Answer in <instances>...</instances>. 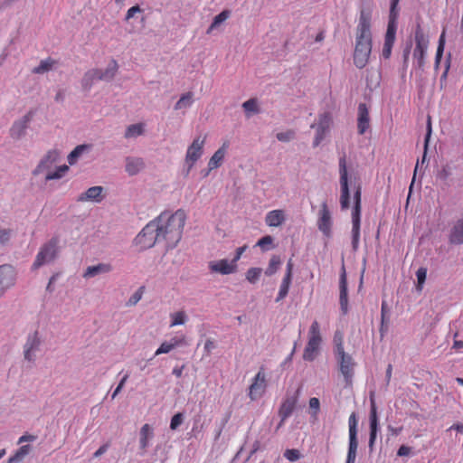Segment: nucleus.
Listing matches in <instances>:
<instances>
[{
    "mask_svg": "<svg viewBox=\"0 0 463 463\" xmlns=\"http://www.w3.org/2000/svg\"><path fill=\"white\" fill-rule=\"evenodd\" d=\"M158 236L166 249H174L182 239L184 227L186 222V213L178 209L175 213L163 212L153 220Z\"/></svg>",
    "mask_w": 463,
    "mask_h": 463,
    "instance_id": "nucleus-1",
    "label": "nucleus"
},
{
    "mask_svg": "<svg viewBox=\"0 0 463 463\" xmlns=\"http://www.w3.org/2000/svg\"><path fill=\"white\" fill-rule=\"evenodd\" d=\"M371 20L370 11L361 10L355 32V45L353 54L354 64L358 69H364L367 65L372 52Z\"/></svg>",
    "mask_w": 463,
    "mask_h": 463,
    "instance_id": "nucleus-2",
    "label": "nucleus"
},
{
    "mask_svg": "<svg viewBox=\"0 0 463 463\" xmlns=\"http://www.w3.org/2000/svg\"><path fill=\"white\" fill-rule=\"evenodd\" d=\"M59 158L60 153L58 150H49L33 171V175H38L45 173V181L61 179L68 172L69 166L61 165L52 169Z\"/></svg>",
    "mask_w": 463,
    "mask_h": 463,
    "instance_id": "nucleus-3",
    "label": "nucleus"
},
{
    "mask_svg": "<svg viewBox=\"0 0 463 463\" xmlns=\"http://www.w3.org/2000/svg\"><path fill=\"white\" fill-rule=\"evenodd\" d=\"M322 341L320 325L315 320L312 322L307 333V343L302 356L305 361L312 362L317 357Z\"/></svg>",
    "mask_w": 463,
    "mask_h": 463,
    "instance_id": "nucleus-4",
    "label": "nucleus"
},
{
    "mask_svg": "<svg viewBox=\"0 0 463 463\" xmlns=\"http://www.w3.org/2000/svg\"><path fill=\"white\" fill-rule=\"evenodd\" d=\"M335 354L337 360L339 371L343 375L345 383L347 385H351L355 366L353 357L345 352L344 345H342L341 342L336 344Z\"/></svg>",
    "mask_w": 463,
    "mask_h": 463,
    "instance_id": "nucleus-5",
    "label": "nucleus"
},
{
    "mask_svg": "<svg viewBox=\"0 0 463 463\" xmlns=\"http://www.w3.org/2000/svg\"><path fill=\"white\" fill-rule=\"evenodd\" d=\"M59 241H60L58 237H52L51 240L42 245L33 263L32 268L33 269H37L43 264L49 263L55 260L59 250Z\"/></svg>",
    "mask_w": 463,
    "mask_h": 463,
    "instance_id": "nucleus-6",
    "label": "nucleus"
},
{
    "mask_svg": "<svg viewBox=\"0 0 463 463\" xmlns=\"http://www.w3.org/2000/svg\"><path fill=\"white\" fill-rule=\"evenodd\" d=\"M154 221H150L135 238V243L140 250L153 247L156 242H162Z\"/></svg>",
    "mask_w": 463,
    "mask_h": 463,
    "instance_id": "nucleus-7",
    "label": "nucleus"
},
{
    "mask_svg": "<svg viewBox=\"0 0 463 463\" xmlns=\"http://www.w3.org/2000/svg\"><path fill=\"white\" fill-rule=\"evenodd\" d=\"M339 174H340V186L341 196L340 204L342 210H346L350 206V193L348 187V172L346 165V155L344 152L339 158Z\"/></svg>",
    "mask_w": 463,
    "mask_h": 463,
    "instance_id": "nucleus-8",
    "label": "nucleus"
},
{
    "mask_svg": "<svg viewBox=\"0 0 463 463\" xmlns=\"http://www.w3.org/2000/svg\"><path fill=\"white\" fill-rule=\"evenodd\" d=\"M415 48L413 51V57L417 61L419 68L425 65V55L429 46V39L425 35L420 25L418 24L415 30Z\"/></svg>",
    "mask_w": 463,
    "mask_h": 463,
    "instance_id": "nucleus-9",
    "label": "nucleus"
},
{
    "mask_svg": "<svg viewBox=\"0 0 463 463\" xmlns=\"http://www.w3.org/2000/svg\"><path fill=\"white\" fill-rule=\"evenodd\" d=\"M357 424L358 420L356 418V414L355 412H352L348 419L349 446L346 456V463H355L356 451L358 448Z\"/></svg>",
    "mask_w": 463,
    "mask_h": 463,
    "instance_id": "nucleus-10",
    "label": "nucleus"
},
{
    "mask_svg": "<svg viewBox=\"0 0 463 463\" xmlns=\"http://www.w3.org/2000/svg\"><path fill=\"white\" fill-rule=\"evenodd\" d=\"M206 141V136L196 137L192 144L187 147L185 154V164L188 165L190 171L195 163L202 157L203 154V147Z\"/></svg>",
    "mask_w": 463,
    "mask_h": 463,
    "instance_id": "nucleus-11",
    "label": "nucleus"
},
{
    "mask_svg": "<svg viewBox=\"0 0 463 463\" xmlns=\"http://www.w3.org/2000/svg\"><path fill=\"white\" fill-rule=\"evenodd\" d=\"M267 389V379L263 366L260 367L258 373L252 379L249 387V397L251 401H256L263 396Z\"/></svg>",
    "mask_w": 463,
    "mask_h": 463,
    "instance_id": "nucleus-12",
    "label": "nucleus"
},
{
    "mask_svg": "<svg viewBox=\"0 0 463 463\" xmlns=\"http://www.w3.org/2000/svg\"><path fill=\"white\" fill-rule=\"evenodd\" d=\"M16 271L12 265H0V289L5 292L15 284Z\"/></svg>",
    "mask_w": 463,
    "mask_h": 463,
    "instance_id": "nucleus-13",
    "label": "nucleus"
},
{
    "mask_svg": "<svg viewBox=\"0 0 463 463\" xmlns=\"http://www.w3.org/2000/svg\"><path fill=\"white\" fill-rule=\"evenodd\" d=\"M33 118V112L29 111L21 118L15 120L10 128L9 134L13 139L18 140L25 135V131Z\"/></svg>",
    "mask_w": 463,
    "mask_h": 463,
    "instance_id": "nucleus-14",
    "label": "nucleus"
},
{
    "mask_svg": "<svg viewBox=\"0 0 463 463\" xmlns=\"http://www.w3.org/2000/svg\"><path fill=\"white\" fill-rule=\"evenodd\" d=\"M41 340L38 335V332H33L29 335L26 343L24 346V356L28 362H34L36 357V352L39 350Z\"/></svg>",
    "mask_w": 463,
    "mask_h": 463,
    "instance_id": "nucleus-15",
    "label": "nucleus"
},
{
    "mask_svg": "<svg viewBox=\"0 0 463 463\" xmlns=\"http://www.w3.org/2000/svg\"><path fill=\"white\" fill-rule=\"evenodd\" d=\"M209 269L212 273L229 275L236 271L237 264H234L232 260L229 261L226 259H222L209 262Z\"/></svg>",
    "mask_w": 463,
    "mask_h": 463,
    "instance_id": "nucleus-16",
    "label": "nucleus"
},
{
    "mask_svg": "<svg viewBox=\"0 0 463 463\" xmlns=\"http://www.w3.org/2000/svg\"><path fill=\"white\" fill-rule=\"evenodd\" d=\"M332 118L329 113H324L319 116V120L317 125V133L314 139V146H317L324 139L326 131L329 129Z\"/></svg>",
    "mask_w": 463,
    "mask_h": 463,
    "instance_id": "nucleus-17",
    "label": "nucleus"
},
{
    "mask_svg": "<svg viewBox=\"0 0 463 463\" xmlns=\"http://www.w3.org/2000/svg\"><path fill=\"white\" fill-rule=\"evenodd\" d=\"M339 303L343 314L348 311V294H347V279L345 266L342 267V273L339 279Z\"/></svg>",
    "mask_w": 463,
    "mask_h": 463,
    "instance_id": "nucleus-18",
    "label": "nucleus"
},
{
    "mask_svg": "<svg viewBox=\"0 0 463 463\" xmlns=\"http://www.w3.org/2000/svg\"><path fill=\"white\" fill-rule=\"evenodd\" d=\"M317 226L320 232L326 237L331 235L332 221L330 212L326 204H323L320 213Z\"/></svg>",
    "mask_w": 463,
    "mask_h": 463,
    "instance_id": "nucleus-19",
    "label": "nucleus"
},
{
    "mask_svg": "<svg viewBox=\"0 0 463 463\" xmlns=\"http://www.w3.org/2000/svg\"><path fill=\"white\" fill-rule=\"evenodd\" d=\"M371 410H370V438L369 447L372 448L376 439L378 430V418L377 407L373 397H371Z\"/></svg>",
    "mask_w": 463,
    "mask_h": 463,
    "instance_id": "nucleus-20",
    "label": "nucleus"
},
{
    "mask_svg": "<svg viewBox=\"0 0 463 463\" xmlns=\"http://www.w3.org/2000/svg\"><path fill=\"white\" fill-rule=\"evenodd\" d=\"M449 242L451 245L463 244V217L457 220L449 233Z\"/></svg>",
    "mask_w": 463,
    "mask_h": 463,
    "instance_id": "nucleus-21",
    "label": "nucleus"
},
{
    "mask_svg": "<svg viewBox=\"0 0 463 463\" xmlns=\"http://www.w3.org/2000/svg\"><path fill=\"white\" fill-rule=\"evenodd\" d=\"M229 146V141H225L222 143V146L215 151L208 162L209 170L216 169L222 165Z\"/></svg>",
    "mask_w": 463,
    "mask_h": 463,
    "instance_id": "nucleus-22",
    "label": "nucleus"
},
{
    "mask_svg": "<svg viewBox=\"0 0 463 463\" xmlns=\"http://www.w3.org/2000/svg\"><path fill=\"white\" fill-rule=\"evenodd\" d=\"M370 127L369 111L364 103H361L358 106V123L357 128L360 135L365 133Z\"/></svg>",
    "mask_w": 463,
    "mask_h": 463,
    "instance_id": "nucleus-23",
    "label": "nucleus"
},
{
    "mask_svg": "<svg viewBox=\"0 0 463 463\" xmlns=\"http://www.w3.org/2000/svg\"><path fill=\"white\" fill-rule=\"evenodd\" d=\"M286 220L283 210H273L269 212L265 217V222L269 227H278Z\"/></svg>",
    "mask_w": 463,
    "mask_h": 463,
    "instance_id": "nucleus-24",
    "label": "nucleus"
},
{
    "mask_svg": "<svg viewBox=\"0 0 463 463\" xmlns=\"http://www.w3.org/2000/svg\"><path fill=\"white\" fill-rule=\"evenodd\" d=\"M397 19L398 16L396 14L389 15L388 26L384 36L383 44H394L397 31Z\"/></svg>",
    "mask_w": 463,
    "mask_h": 463,
    "instance_id": "nucleus-25",
    "label": "nucleus"
},
{
    "mask_svg": "<svg viewBox=\"0 0 463 463\" xmlns=\"http://www.w3.org/2000/svg\"><path fill=\"white\" fill-rule=\"evenodd\" d=\"M145 166V163L140 157H127L126 171L129 175H135L139 173Z\"/></svg>",
    "mask_w": 463,
    "mask_h": 463,
    "instance_id": "nucleus-26",
    "label": "nucleus"
},
{
    "mask_svg": "<svg viewBox=\"0 0 463 463\" xmlns=\"http://www.w3.org/2000/svg\"><path fill=\"white\" fill-rule=\"evenodd\" d=\"M295 405L296 401L292 398H287L283 401L279 410V415L281 418V421L278 428H279L283 424L284 420L291 415L295 409Z\"/></svg>",
    "mask_w": 463,
    "mask_h": 463,
    "instance_id": "nucleus-27",
    "label": "nucleus"
},
{
    "mask_svg": "<svg viewBox=\"0 0 463 463\" xmlns=\"http://www.w3.org/2000/svg\"><path fill=\"white\" fill-rule=\"evenodd\" d=\"M102 191L103 188L101 186H92L81 194L78 200L80 202L94 201L99 203L102 200Z\"/></svg>",
    "mask_w": 463,
    "mask_h": 463,
    "instance_id": "nucleus-28",
    "label": "nucleus"
},
{
    "mask_svg": "<svg viewBox=\"0 0 463 463\" xmlns=\"http://www.w3.org/2000/svg\"><path fill=\"white\" fill-rule=\"evenodd\" d=\"M112 270V266L109 263H99L95 266H90L86 269L83 277L92 278L101 273H108Z\"/></svg>",
    "mask_w": 463,
    "mask_h": 463,
    "instance_id": "nucleus-29",
    "label": "nucleus"
},
{
    "mask_svg": "<svg viewBox=\"0 0 463 463\" xmlns=\"http://www.w3.org/2000/svg\"><path fill=\"white\" fill-rule=\"evenodd\" d=\"M153 429L152 427L146 423L142 426L139 432V445L142 450H146L149 445V440L153 438Z\"/></svg>",
    "mask_w": 463,
    "mask_h": 463,
    "instance_id": "nucleus-30",
    "label": "nucleus"
},
{
    "mask_svg": "<svg viewBox=\"0 0 463 463\" xmlns=\"http://www.w3.org/2000/svg\"><path fill=\"white\" fill-rule=\"evenodd\" d=\"M354 205L352 211V224H361V187L358 186L354 194Z\"/></svg>",
    "mask_w": 463,
    "mask_h": 463,
    "instance_id": "nucleus-31",
    "label": "nucleus"
},
{
    "mask_svg": "<svg viewBox=\"0 0 463 463\" xmlns=\"http://www.w3.org/2000/svg\"><path fill=\"white\" fill-rule=\"evenodd\" d=\"M118 66L115 60H112L105 70L98 69L99 80H110L118 71Z\"/></svg>",
    "mask_w": 463,
    "mask_h": 463,
    "instance_id": "nucleus-32",
    "label": "nucleus"
},
{
    "mask_svg": "<svg viewBox=\"0 0 463 463\" xmlns=\"http://www.w3.org/2000/svg\"><path fill=\"white\" fill-rule=\"evenodd\" d=\"M96 80H99L98 69L90 70L84 74L81 80V86L84 90H90Z\"/></svg>",
    "mask_w": 463,
    "mask_h": 463,
    "instance_id": "nucleus-33",
    "label": "nucleus"
},
{
    "mask_svg": "<svg viewBox=\"0 0 463 463\" xmlns=\"http://www.w3.org/2000/svg\"><path fill=\"white\" fill-rule=\"evenodd\" d=\"M32 448L30 445H23L21 446L14 455H12L7 463H18L23 461V459L30 453Z\"/></svg>",
    "mask_w": 463,
    "mask_h": 463,
    "instance_id": "nucleus-34",
    "label": "nucleus"
},
{
    "mask_svg": "<svg viewBox=\"0 0 463 463\" xmlns=\"http://www.w3.org/2000/svg\"><path fill=\"white\" fill-rule=\"evenodd\" d=\"M56 63H57V61L51 57H49L45 60H42L40 64L37 67H34L33 69V73L43 74V73L51 71Z\"/></svg>",
    "mask_w": 463,
    "mask_h": 463,
    "instance_id": "nucleus-35",
    "label": "nucleus"
},
{
    "mask_svg": "<svg viewBox=\"0 0 463 463\" xmlns=\"http://www.w3.org/2000/svg\"><path fill=\"white\" fill-rule=\"evenodd\" d=\"M144 133V124L137 123L130 125L127 128L124 137L126 138L136 137L143 135Z\"/></svg>",
    "mask_w": 463,
    "mask_h": 463,
    "instance_id": "nucleus-36",
    "label": "nucleus"
},
{
    "mask_svg": "<svg viewBox=\"0 0 463 463\" xmlns=\"http://www.w3.org/2000/svg\"><path fill=\"white\" fill-rule=\"evenodd\" d=\"M291 280H292V279H288V278H285V277L283 278L280 287H279L278 296L276 298V302H279L287 297L288 290H289L290 284H291Z\"/></svg>",
    "mask_w": 463,
    "mask_h": 463,
    "instance_id": "nucleus-37",
    "label": "nucleus"
},
{
    "mask_svg": "<svg viewBox=\"0 0 463 463\" xmlns=\"http://www.w3.org/2000/svg\"><path fill=\"white\" fill-rule=\"evenodd\" d=\"M280 264H281L280 257L278 255H273L269 260V266L265 270V274L267 276H272L273 274H275L277 272Z\"/></svg>",
    "mask_w": 463,
    "mask_h": 463,
    "instance_id": "nucleus-38",
    "label": "nucleus"
},
{
    "mask_svg": "<svg viewBox=\"0 0 463 463\" xmlns=\"http://www.w3.org/2000/svg\"><path fill=\"white\" fill-rule=\"evenodd\" d=\"M88 148L87 145L77 146L68 156L70 165H74L80 156Z\"/></svg>",
    "mask_w": 463,
    "mask_h": 463,
    "instance_id": "nucleus-39",
    "label": "nucleus"
},
{
    "mask_svg": "<svg viewBox=\"0 0 463 463\" xmlns=\"http://www.w3.org/2000/svg\"><path fill=\"white\" fill-rule=\"evenodd\" d=\"M445 47V31H443L439 39V44L437 48L436 57H435V65L438 67L440 63L443 52Z\"/></svg>",
    "mask_w": 463,
    "mask_h": 463,
    "instance_id": "nucleus-40",
    "label": "nucleus"
},
{
    "mask_svg": "<svg viewBox=\"0 0 463 463\" xmlns=\"http://www.w3.org/2000/svg\"><path fill=\"white\" fill-rule=\"evenodd\" d=\"M262 273V269L260 268H250L246 272V279L251 283L255 284L260 278Z\"/></svg>",
    "mask_w": 463,
    "mask_h": 463,
    "instance_id": "nucleus-41",
    "label": "nucleus"
},
{
    "mask_svg": "<svg viewBox=\"0 0 463 463\" xmlns=\"http://www.w3.org/2000/svg\"><path fill=\"white\" fill-rule=\"evenodd\" d=\"M192 99H193V94L191 92H187V93L184 94L179 99V100L175 103V109H184V108L190 107L192 102H193Z\"/></svg>",
    "mask_w": 463,
    "mask_h": 463,
    "instance_id": "nucleus-42",
    "label": "nucleus"
},
{
    "mask_svg": "<svg viewBox=\"0 0 463 463\" xmlns=\"http://www.w3.org/2000/svg\"><path fill=\"white\" fill-rule=\"evenodd\" d=\"M230 15V12L227 11V10H224L222 11V13H220L219 14H217L212 24L210 25V27L208 28L207 30V33H210L215 27H217L220 24H222V22H224L226 19H228Z\"/></svg>",
    "mask_w": 463,
    "mask_h": 463,
    "instance_id": "nucleus-43",
    "label": "nucleus"
},
{
    "mask_svg": "<svg viewBox=\"0 0 463 463\" xmlns=\"http://www.w3.org/2000/svg\"><path fill=\"white\" fill-rule=\"evenodd\" d=\"M170 317H171V324H170L171 327L175 326L184 325L187 318L186 315L184 311L175 312V313L171 314Z\"/></svg>",
    "mask_w": 463,
    "mask_h": 463,
    "instance_id": "nucleus-44",
    "label": "nucleus"
},
{
    "mask_svg": "<svg viewBox=\"0 0 463 463\" xmlns=\"http://www.w3.org/2000/svg\"><path fill=\"white\" fill-rule=\"evenodd\" d=\"M360 240V224L353 223L352 227V245L355 250L358 248Z\"/></svg>",
    "mask_w": 463,
    "mask_h": 463,
    "instance_id": "nucleus-45",
    "label": "nucleus"
},
{
    "mask_svg": "<svg viewBox=\"0 0 463 463\" xmlns=\"http://www.w3.org/2000/svg\"><path fill=\"white\" fill-rule=\"evenodd\" d=\"M430 135H431V121H430V117L429 116L428 122H427V133H426V137H425V140H424V153H423V156H422V160H421V165H423L425 163Z\"/></svg>",
    "mask_w": 463,
    "mask_h": 463,
    "instance_id": "nucleus-46",
    "label": "nucleus"
},
{
    "mask_svg": "<svg viewBox=\"0 0 463 463\" xmlns=\"http://www.w3.org/2000/svg\"><path fill=\"white\" fill-rule=\"evenodd\" d=\"M284 457L290 462H295L301 458V453L296 449H288L284 451Z\"/></svg>",
    "mask_w": 463,
    "mask_h": 463,
    "instance_id": "nucleus-47",
    "label": "nucleus"
},
{
    "mask_svg": "<svg viewBox=\"0 0 463 463\" xmlns=\"http://www.w3.org/2000/svg\"><path fill=\"white\" fill-rule=\"evenodd\" d=\"M14 234V231L10 228H1L0 229V245H5L9 242L12 236Z\"/></svg>",
    "mask_w": 463,
    "mask_h": 463,
    "instance_id": "nucleus-48",
    "label": "nucleus"
},
{
    "mask_svg": "<svg viewBox=\"0 0 463 463\" xmlns=\"http://www.w3.org/2000/svg\"><path fill=\"white\" fill-rule=\"evenodd\" d=\"M451 168L449 165H443L440 170L437 173V179L446 182L451 175Z\"/></svg>",
    "mask_w": 463,
    "mask_h": 463,
    "instance_id": "nucleus-49",
    "label": "nucleus"
},
{
    "mask_svg": "<svg viewBox=\"0 0 463 463\" xmlns=\"http://www.w3.org/2000/svg\"><path fill=\"white\" fill-rule=\"evenodd\" d=\"M144 287L139 288L128 300L127 305L128 307L135 306L143 296Z\"/></svg>",
    "mask_w": 463,
    "mask_h": 463,
    "instance_id": "nucleus-50",
    "label": "nucleus"
},
{
    "mask_svg": "<svg viewBox=\"0 0 463 463\" xmlns=\"http://www.w3.org/2000/svg\"><path fill=\"white\" fill-rule=\"evenodd\" d=\"M242 107L243 109H245V111H248V112H254V113H257L259 110H258V104H257V100L255 99H248L247 101H245L243 104H242Z\"/></svg>",
    "mask_w": 463,
    "mask_h": 463,
    "instance_id": "nucleus-51",
    "label": "nucleus"
},
{
    "mask_svg": "<svg viewBox=\"0 0 463 463\" xmlns=\"http://www.w3.org/2000/svg\"><path fill=\"white\" fill-rule=\"evenodd\" d=\"M183 420H184L183 413L178 412V413L175 414L171 419L170 429L173 430H176L183 423Z\"/></svg>",
    "mask_w": 463,
    "mask_h": 463,
    "instance_id": "nucleus-52",
    "label": "nucleus"
},
{
    "mask_svg": "<svg viewBox=\"0 0 463 463\" xmlns=\"http://www.w3.org/2000/svg\"><path fill=\"white\" fill-rule=\"evenodd\" d=\"M295 137V132L291 129L277 134V138L281 142H288Z\"/></svg>",
    "mask_w": 463,
    "mask_h": 463,
    "instance_id": "nucleus-53",
    "label": "nucleus"
},
{
    "mask_svg": "<svg viewBox=\"0 0 463 463\" xmlns=\"http://www.w3.org/2000/svg\"><path fill=\"white\" fill-rule=\"evenodd\" d=\"M174 348V345H171V343L168 342H163L161 345L156 349L155 355H159L162 354H168L171 352Z\"/></svg>",
    "mask_w": 463,
    "mask_h": 463,
    "instance_id": "nucleus-54",
    "label": "nucleus"
},
{
    "mask_svg": "<svg viewBox=\"0 0 463 463\" xmlns=\"http://www.w3.org/2000/svg\"><path fill=\"white\" fill-rule=\"evenodd\" d=\"M168 343L174 345V348L186 345V337L184 335H175L174 336Z\"/></svg>",
    "mask_w": 463,
    "mask_h": 463,
    "instance_id": "nucleus-55",
    "label": "nucleus"
},
{
    "mask_svg": "<svg viewBox=\"0 0 463 463\" xmlns=\"http://www.w3.org/2000/svg\"><path fill=\"white\" fill-rule=\"evenodd\" d=\"M128 377H129V374L128 373L122 377V379L120 380V382L118 383V386L116 387V389L114 390V392L111 395L112 399H115L116 396L121 392V390L123 389Z\"/></svg>",
    "mask_w": 463,
    "mask_h": 463,
    "instance_id": "nucleus-56",
    "label": "nucleus"
},
{
    "mask_svg": "<svg viewBox=\"0 0 463 463\" xmlns=\"http://www.w3.org/2000/svg\"><path fill=\"white\" fill-rule=\"evenodd\" d=\"M416 277H417V280H418V286L419 287H421L422 284L425 282L426 280V277H427V269L425 268H420L417 272H416Z\"/></svg>",
    "mask_w": 463,
    "mask_h": 463,
    "instance_id": "nucleus-57",
    "label": "nucleus"
},
{
    "mask_svg": "<svg viewBox=\"0 0 463 463\" xmlns=\"http://www.w3.org/2000/svg\"><path fill=\"white\" fill-rule=\"evenodd\" d=\"M141 12H143V10L140 8V6L138 5H134L128 10V12L126 14L125 20L128 22L130 19H132L136 15V14L141 13Z\"/></svg>",
    "mask_w": 463,
    "mask_h": 463,
    "instance_id": "nucleus-58",
    "label": "nucleus"
},
{
    "mask_svg": "<svg viewBox=\"0 0 463 463\" xmlns=\"http://www.w3.org/2000/svg\"><path fill=\"white\" fill-rule=\"evenodd\" d=\"M272 242H273V238L270 235H266L258 241L257 246L265 250V247L267 245H271Z\"/></svg>",
    "mask_w": 463,
    "mask_h": 463,
    "instance_id": "nucleus-59",
    "label": "nucleus"
},
{
    "mask_svg": "<svg viewBox=\"0 0 463 463\" xmlns=\"http://www.w3.org/2000/svg\"><path fill=\"white\" fill-rule=\"evenodd\" d=\"M309 407L314 410L313 415L317 416L320 409V402L317 398L313 397L309 400Z\"/></svg>",
    "mask_w": 463,
    "mask_h": 463,
    "instance_id": "nucleus-60",
    "label": "nucleus"
},
{
    "mask_svg": "<svg viewBox=\"0 0 463 463\" xmlns=\"http://www.w3.org/2000/svg\"><path fill=\"white\" fill-rule=\"evenodd\" d=\"M248 246L247 245H244L242 247H239L237 248L236 250V253H235V256L233 257V259L232 260V261L234 263V264H237V262L239 261V260L241 258V255L243 254V252L247 250Z\"/></svg>",
    "mask_w": 463,
    "mask_h": 463,
    "instance_id": "nucleus-61",
    "label": "nucleus"
},
{
    "mask_svg": "<svg viewBox=\"0 0 463 463\" xmlns=\"http://www.w3.org/2000/svg\"><path fill=\"white\" fill-rule=\"evenodd\" d=\"M203 424H199L197 420H194L193 428H192V433L193 435L197 438L198 435L203 431Z\"/></svg>",
    "mask_w": 463,
    "mask_h": 463,
    "instance_id": "nucleus-62",
    "label": "nucleus"
},
{
    "mask_svg": "<svg viewBox=\"0 0 463 463\" xmlns=\"http://www.w3.org/2000/svg\"><path fill=\"white\" fill-rule=\"evenodd\" d=\"M204 352L206 353V354H211L213 349L215 348V344H214V341L212 340V339H207L204 343Z\"/></svg>",
    "mask_w": 463,
    "mask_h": 463,
    "instance_id": "nucleus-63",
    "label": "nucleus"
},
{
    "mask_svg": "<svg viewBox=\"0 0 463 463\" xmlns=\"http://www.w3.org/2000/svg\"><path fill=\"white\" fill-rule=\"evenodd\" d=\"M411 452V447H408L406 445H402L398 451H397V455L399 457H403V456H408L410 455Z\"/></svg>",
    "mask_w": 463,
    "mask_h": 463,
    "instance_id": "nucleus-64",
    "label": "nucleus"
}]
</instances>
